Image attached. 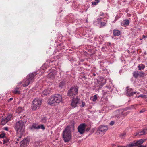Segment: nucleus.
I'll return each instance as SVG.
<instances>
[{
	"label": "nucleus",
	"instance_id": "obj_9",
	"mask_svg": "<svg viewBox=\"0 0 147 147\" xmlns=\"http://www.w3.org/2000/svg\"><path fill=\"white\" fill-rule=\"evenodd\" d=\"M79 100L80 99L78 97H76V98H73L71 104L72 107L74 108L76 107L79 102Z\"/></svg>",
	"mask_w": 147,
	"mask_h": 147
},
{
	"label": "nucleus",
	"instance_id": "obj_43",
	"mask_svg": "<svg viewBox=\"0 0 147 147\" xmlns=\"http://www.w3.org/2000/svg\"><path fill=\"white\" fill-rule=\"evenodd\" d=\"M4 129V130H6V131H8V127H4V129Z\"/></svg>",
	"mask_w": 147,
	"mask_h": 147
},
{
	"label": "nucleus",
	"instance_id": "obj_50",
	"mask_svg": "<svg viewBox=\"0 0 147 147\" xmlns=\"http://www.w3.org/2000/svg\"><path fill=\"white\" fill-rule=\"evenodd\" d=\"M145 37H146V36L144 35H143V38H145Z\"/></svg>",
	"mask_w": 147,
	"mask_h": 147
},
{
	"label": "nucleus",
	"instance_id": "obj_51",
	"mask_svg": "<svg viewBox=\"0 0 147 147\" xmlns=\"http://www.w3.org/2000/svg\"><path fill=\"white\" fill-rule=\"evenodd\" d=\"M53 73H52V74H51V73L50 72V74H49H49H50V75H51H51H52L53 76L54 75V74H53Z\"/></svg>",
	"mask_w": 147,
	"mask_h": 147
},
{
	"label": "nucleus",
	"instance_id": "obj_45",
	"mask_svg": "<svg viewBox=\"0 0 147 147\" xmlns=\"http://www.w3.org/2000/svg\"><path fill=\"white\" fill-rule=\"evenodd\" d=\"M90 129V128L89 127H88L87 128L86 130L87 131H88Z\"/></svg>",
	"mask_w": 147,
	"mask_h": 147
},
{
	"label": "nucleus",
	"instance_id": "obj_12",
	"mask_svg": "<svg viewBox=\"0 0 147 147\" xmlns=\"http://www.w3.org/2000/svg\"><path fill=\"white\" fill-rule=\"evenodd\" d=\"M37 74L36 72H34L32 73H30L27 76V78L31 82L33 81L34 78L36 76Z\"/></svg>",
	"mask_w": 147,
	"mask_h": 147
},
{
	"label": "nucleus",
	"instance_id": "obj_18",
	"mask_svg": "<svg viewBox=\"0 0 147 147\" xmlns=\"http://www.w3.org/2000/svg\"><path fill=\"white\" fill-rule=\"evenodd\" d=\"M42 93L45 95H47L51 93L50 89H46L43 91Z\"/></svg>",
	"mask_w": 147,
	"mask_h": 147
},
{
	"label": "nucleus",
	"instance_id": "obj_48",
	"mask_svg": "<svg viewBox=\"0 0 147 147\" xmlns=\"http://www.w3.org/2000/svg\"><path fill=\"white\" fill-rule=\"evenodd\" d=\"M21 138V136H20L17 139V141H18L19 140V138Z\"/></svg>",
	"mask_w": 147,
	"mask_h": 147
},
{
	"label": "nucleus",
	"instance_id": "obj_47",
	"mask_svg": "<svg viewBox=\"0 0 147 147\" xmlns=\"http://www.w3.org/2000/svg\"><path fill=\"white\" fill-rule=\"evenodd\" d=\"M95 1H96L95 2H96V3H98L100 1L99 0H95Z\"/></svg>",
	"mask_w": 147,
	"mask_h": 147
},
{
	"label": "nucleus",
	"instance_id": "obj_25",
	"mask_svg": "<svg viewBox=\"0 0 147 147\" xmlns=\"http://www.w3.org/2000/svg\"><path fill=\"white\" fill-rule=\"evenodd\" d=\"M145 76L144 73L142 71L138 72V77H142Z\"/></svg>",
	"mask_w": 147,
	"mask_h": 147
},
{
	"label": "nucleus",
	"instance_id": "obj_49",
	"mask_svg": "<svg viewBox=\"0 0 147 147\" xmlns=\"http://www.w3.org/2000/svg\"><path fill=\"white\" fill-rule=\"evenodd\" d=\"M106 83V80H105V81L103 83H102L103 84H105Z\"/></svg>",
	"mask_w": 147,
	"mask_h": 147
},
{
	"label": "nucleus",
	"instance_id": "obj_28",
	"mask_svg": "<svg viewBox=\"0 0 147 147\" xmlns=\"http://www.w3.org/2000/svg\"><path fill=\"white\" fill-rule=\"evenodd\" d=\"M9 140V139L7 138L6 137H5L4 138H3V144H5L7 143Z\"/></svg>",
	"mask_w": 147,
	"mask_h": 147
},
{
	"label": "nucleus",
	"instance_id": "obj_19",
	"mask_svg": "<svg viewBox=\"0 0 147 147\" xmlns=\"http://www.w3.org/2000/svg\"><path fill=\"white\" fill-rule=\"evenodd\" d=\"M20 88L18 87L16 88L13 91V93L15 94H20V91L19 90Z\"/></svg>",
	"mask_w": 147,
	"mask_h": 147
},
{
	"label": "nucleus",
	"instance_id": "obj_39",
	"mask_svg": "<svg viewBox=\"0 0 147 147\" xmlns=\"http://www.w3.org/2000/svg\"><path fill=\"white\" fill-rule=\"evenodd\" d=\"M85 103L84 102H82V105L80 106V107H84L85 106Z\"/></svg>",
	"mask_w": 147,
	"mask_h": 147
},
{
	"label": "nucleus",
	"instance_id": "obj_17",
	"mask_svg": "<svg viewBox=\"0 0 147 147\" xmlns=\"http://www.w3.org/2000/svg\"><path fill=\"white\" fill-rule=\"evenodd\" d=\"M113 34L114 36H118L121 34V32L117 29H114L113 31Z\"/></svg>",
	"mask_w": 147,
	"mask_h": 147
},
{
	"label": "nucleus",
	"instance_id": "obj_7",
	"mask_svg": "<svg viewBox=\"0 0 147 147\" xmlns=\"http://www.w3.org/2000/svg\"><path fill=\"white\" fill-rule=\"evenodd\" d=\"M13 115L11 114H9L7 117L5 118H3L1 121V124L3 125H4L9 121L10 120L12 119Z\"/></svg>",
	"mask_w": 147,
	"mask_h": 147
},
{
	"label": "nucleus",
	"instance_id": "obj_56",
	"mask_svg": "<svg viewBox=\"0 0 147 147\" xmlns=\"http://www.w3.org/2000/svg\"><path fill=\"white\" fill-rule=\"evenodd\" d=\"M140 40H142V39H140Z\"/></svg>",
	"mask_w": 147,
	"mask_h": 147
},
{
	"label": "nucleus",
	"instance_id": "obj_16",
	"mask_svg": "<svg viewBox=\"0 0 147 147\" xmlns=\"http://www.w3.org/2000/svg\"><path fill=\"white\" fill-rule=\"evenodd\" d=\"M124 22H122L121 25L123 27H126L128 26L129 23V20L128 19H125L124 20Z\"/></svg>",
	"mask_w": 147,
	"mask_h": 147
},
{
	"label": "nucleus",
	"instance_id": "obj_4",
	"mask_svg": "<svg viewBox=\"0 0 147 147\" xmlns=\"http://www.w3.org/2000/svg\"><path fill=\"white\" fill-rule=\"evenodd\" d=\"M78 88L77 87H72L68 91V96L69 97L73 98L78 94Z\"/></svg>",
	"mask_w": 147,
	"mask_h": 147
},
{
	"label": "nucleus",
	"instance_id": "obj_38",
	"mask_svg": "<svg viewBox=\"0 0 147 147\" xmlns=\"http://www.w3.org/2000/svg\"><path fill=\"white\" fill-rule=\"evenodd\" d=\"M98 3L96 2H92V4L93 5H96Z\"/></svg>",
	"mask_w": 147,
	"mask_h": 147
},
{
	"label": "nucleus",
	"instance_id": "obj_11",
	"mask_svg": "<svg viewBox=\"0 0 147 147\" xmlns=\"http://www.w3.org/2000/svg\"><path fill=\"white\" fill-rule=\"evenodd\" d=\"M144 142V140L143 139H141L137 142L129 144L128 146V147H133V146H138V145H141V144H142Z\"/></svg>",
	"mask_w": 147,
	"mask_h": 147
},
{
	"label": "nucleus",
	"instance_id": "obj_52",
	"mask_svg": "<svg viewBox=\"0 0 147 147\" xmlns=\"http://www.w3.org/2000/svg\"><path fill=\"white\" fill-rule=\"evenodd\" d=\"M117 147H127V146H117Z\"/></svg>",
	"mask_w": 147,
	"mask_h": 147
},
{
	"label": "nucleus",
	"instance_id": "obj_42",
	"mask_svg": "<svg viewBox=\"0 0 147 147\" xmlns=\"http://www.w3.org/2000/svg\"><path fill=\"white\" fill-rule=\"evenodd\" d=\"M145 111V110L144 109H142V110H141L139 112V113H143Z\"/></svg>",
	"mask_w": 147,
	"mask_h": 147
},
{
	"label": "nucleus",
	"instance_id": "obj_20",
	"mask_svg": "<svg viewBox=\"0 0 147 147\" xmlns=\"http://www.w3.org/2000/svg\"><path fill=\"white\" fill-rule=\"evenodd\" d=\"M138 69L139 70H142L144 69L145 67V66L142 64H140L138 66Z\"/></svg>",
	"mask_w": 147,
	"mask_h": 147
},
{
	"label": "nucleus",
	"instance_id": "obj_54",
	"mask_svg": "<svg viewBox=\"0 0 147 147\" xmlns=\"http://www.w3.org/2000/svg\"><path fill=\"white\" fill-rule=\"evenodd\" d=\"M116 146V145H115V144H113V146Z\"/></svg>",
	"mask_w": 147,
	"mask_h": 147
},
{
	"label": "nucleus",
	"instance_id": "obj_32",
	"mask_svg": "<svg viewBox=\"0 0 147 147\" xmlns=\"http://www.w3.org/2000/svg\"><path fill=\"white\" fill-rule=\"evenodd\" d=\"M132 90V89L131 88H128L127 89V94L128 95H129V93H131V91Z\"/></svg>",
	"mask_w": 147,
	"mask_h": 147
},
{
	"label": "nucleus",
	"instance_id": "obj_5",
	"mask_svg": "<svg viewBox=\"0 0 147 147\" xmlns=\"http://www.w3.org/2000/svg\"><path fill=\"white\" fill-rule=\"evenodd\" d=\"M41 105V100L40 99H35L32 102V110H35L39 109Z\"/></svg>",
	"mask_w": 147,
	"mask_h": 147
},
{
	"label": "nucleus",
	"instance_id": "obj_2",
	"mask_svg": "<svg viewBox=\"0 0 147 147\" xmlns=\"http://www.w3.org/2000/svg\"><path fill=\"white\" fill-rule=\"evenodd\" d=\"M23 120L24 121L20 120L16 122L14 125V128L16 131L21 135H23L24 133V123L26 122V120Z\"/></svg>",
	"mask_w": 147,
	"mask_h": 147
},
{
	"label": "nucleus",
	"instance_id": "obj_1",
	"mask_svg": "<svg viewBox=\"0 0 147 147\" xmlns=\"http://www.w3.org/2000/svg\"><path fill=\"white\" fill-rule=\"evenodd\" d=\"M71 129H74L73 126L70 125L68 126L64 130L62 133V137L65 142H67L71 140Z\"/></svg>",
	"mask_w": 147,
	"mask_h": 147
},
{
	"label": "nucleus",
	"instance_id": "obj_3",
	"mask_svg": "<svg viewBox=\"0 0 147 147\" xmlns=\"http://www.w3.org/2000/svg\"><path fill=\"white\" fill-rule=\"evenodd\" d=\"M62 99L61 96L60 94H57L51 96L48 100V103L50 105H55V104L59 103Z\"/></svg>",
	"mask_w": 147,
	"mask_h": 147
},
{
	"label": "nucleus",
	"instance_id": "obj_44",
	"mask_svg": "<svg viewBox=\"0 0 147 147\" xmlns=\"http://www.w3.org/2000/svg\"><path fill=\"white\" fill-rule=\"evenodd\" d=\"M146 146H147L146 145H145V146H144L143 145H140L138 147H146Z\"/></svg>",
	"mask_w": 147,
	"mask_h": 147
},
{
	"label": "nucleus",
	"instance_id": "obj_31",
	"mask_svg": "<svg viewBox=\"0 0 147 147\" xmlns=\"http://www.w3.org/2000/svg\"><path fill=\"white\" fill-rule=\"evenodd\" d=\"M93 98L92 99V101L93 102L95 101L97 99V97L96 96V95H94L93 96Z\"/></svg>",
	"mask_w": 147,
	"mask_h": 147
},
{
	"label": "nucleus",
	"instance_id": "obj_24",
	"mask_svg": "<svg viewBox=\"0 0 147 147\" xmlns=\"http://www.w3.org/2000/svg\"><path fill=\"white\" fill-rule=\"evenodd\" d=\"M47 121V118L46 117L44 116L42 117L41 120V122L43 123L46 122Z\"/></svg>",
	"mask_w": 147,
	"mask_h": 147
},
{
	"label": "nucleus",
	"instance_id": "obj_35",
	"mask_svg": "<svg viewBox=\"0 0 147 147\" xmlns=\"http://www.w3.org/2000/svg\"><path fill=\"white\" fill-rule=\"evenodd\" d=\"M105 13L102 12H101L100 13V16H102V17H104L105 16Z\"/></svg>",
	"mask_w": 147,
	"mask_h": 147
},
{
	"label": "nucleus",
	"instance_id": "obj_27",
	"mask_svg": "<svg viewBox=\"0 0 147 147\" xmlns=\"http://www.w3.org/2000/svg\"><path fill=\"white\" fill-rule=\"evenodd\" d=\"M23 110V109L21 107H19L18 108L17 112H18L19 113H20L22 112Z\"/></svg>",
	"mask_w": 147,
	"mask_h": 147
},
{
	"label": "nucleus",
	"instance_id": "obj_10",
	"mask_svg": "<svg viewBox=\"0 0 147 147\" xmlns=\"http://www.w3.org/2000/svg\"><path fill=\"white\" fill-rule=\"evenodd\" d=\"M29 141L27 138H25L22 140L20 144V147H26L28 145Z\"/></svg>",
	"mask_w": 147,
	"mask_h": 147
},
{
	"label": "nucleus",
	"instance_id": "obj_41",
	"mask_svg": "<svg viewBox=\"0 0 147 147\" xmlns=\"http://www.w3.org/2000/svg\"><path fill=\"white\" fill-rule=\"evenodd\" d=\"M24 118H25V115H24V116H21L20 118V119H21V120H22V119H23Z\"/></svg>",
	"mask_w": 147,
	"mask_h": 147
},
{
	"label": "nucleus",
	"instance_id": "obj_40",
	"mask_svg": "<svg viewBox=\"0 0 147 147\" xmlns=\"http://www.w3.org/2000/svg\"><path fill=\"white\" fill-rule=\"evenodd\" d=\"M114 123H115V122L114 121H112L111 122L110 124V125H114Z\"/></svg>",
	"mask_w": 147,
	"mask_h": 147
},
{
	"label": "nucleus",
	"instance_id": "obj_34",
	"mask_svg": "<svg viewBox=\"0 0 147 147\" xmlns=\"http://www.w3.org/2000/svg\"><path fill=\"white\" fill-rule=\"evenodd\" d=\"M125 133H123L122 134L120 135V137L121 138H123L124 137H125Z\"/></svg>",
	"mask_w": 147,
	"mask_h": 147
},
{
	"label": "nucleus",
	"instance_id": "obj_53",
	"mask_svg": "<svg viewBox=\"0 0 147 147\" xmlns=\"http://www.w3.org/2000/svg\"><path fill=\"white\" fill-rule=\"evenodd\" d=\"M93 75L94 76H95V74H93Z\"/></svg>",
	"mask_w": 147,
	"mask_h": 147
},
{
	"label": "nucleus",
	"instance_id": "obj_29",
	"mask_svg": "<svg viewBox=\"0 0 147 147\" xmlns=\"http://www.w3.org/2000/svg\"><path fill=\"white\" fill-rule=\"evenodd\" d=\"M106 25V23L104 22H101L100 23V27H103Z\"/></svg>",
	"mask_w": 147,
	"mask_h": 147
},
{
	"label": "nucleus",
	"instance_id": "obj_23",
	"mask_svg": "<svg viewBox=\"0 0 147 147\" xmlns=\"http://www.w3.org/2000/svg\"><path fill=\"white\" fill-rule=\"evenodd\" d=\"M38 129H40L43 130H44L45 129V127L43 124H40L38 125Z\"/></svg>",
	"mask_w": 147,
	"mask_h": 147
},
{
	"label": "nucleus",
	"instance_id": "obj_36",
	"mask_svg": "<svg viewBox=\"0 0 147 147\" xmlns=\"http://www.w3.org/2000/svg\"><path fill=\"white\" fill-rule=\"evenodd\" d=\"M146 95L144 94H141L138 96V98L139 97H141L142 98L146 97Z\"/></svg>",
	"mask_w": 147,
	"mask_h": 147
},
{
	"label": "nucleus",
	"instance_id": "obj_15",
	"mask_svg": "<svg viewBox=\"0 0 147 147\" xmlns=\"http://www.w3.org/2000/svg\"><path fill=\"white\" fill-rule=\"evenodd\" d=\"M38 123H34L30 128V129L32 131L35 129H38Z\"/></svg>",
	"mask_w": 147,
	"mask_h": 147
},
{
	"label": "nucleus",
	"instance_id": "obj_22",
	"mask_svg": "<svg viewBox=\"0 0 147 147\" xmlns=\"http://www.w3.org/2000/svg\"><path fill=\"white\" fill-rule=\"evenodd\" d=\"M65 84V82L64 81L61 82L59 84V87L62 88Z\"/></svg>",
	"mask_w": 147,
	"mask_h": 147
},
{
	"label": "nucleus",
	"instance_id": "obj_33",
	"mask_svg": "<svg viewBox=\"0 0 147 147\" xmlns=\"http://www.w3.org/2000/svg\"><path fill=\"white\" fill-rule=\"evenodd\" d=\"M136 93V92H132L131 93H129V96H131L134 95V94Z\"/></svg>",
	"mask_w": 147,
	"mask_h": 147
},
{
	"label": "nucleus",
	"instance_id": "obj_8",
	"mask_svg": "<svg viewBox=\"0 0 147 147\" xmlns=\"http://www.w3.org/2000/svg\"><path fill=\"white\" fill-rule=\"evenodd\" d=\"M108 129L107 126L101 125L98 128L97 132L98 133L100 134L102 132H105Z\"/></svg>",
	"mask_w": 147,
	"mask_h": 147
},
{
	"label": "nucleus",
	"instance_id": "obj_37",
	"mask_svg": "<svg viewBox=\"0 0 147 147\" xmlns=\"http://www.w3.org/2000/svg\"><path fill=\"white\" fill-rule=\"evenodd\" d=\"M103 18H101V17H100V18H98V19H97V20L98 21V22H100V21L101 20V19H103Z\"/></svg>",
	"mask_w": 147,
	"mask_h": 147
},
{
	"label": "nucleus",
	"instance_id": "obj_14",
	"mask_svg": "<svg viewBox=\"0 0 147 147\" xmlns=\"http://www.w3.org/2000/svg\"><path fill=\"white\" fill-rule=\"evenodd\" d=\"M31 82V81L26 78V79H25L23 81L24 84H23V86L24 87H26Z\"/></svg>",
	"mask_w": 147,
	"mask_h": 147
},
{
	"label": "nucleus",
	"instance_id": "obj_46",
	"mask_svg": "<svg viewBox=\"0 0 147 147\" xmlns=\"http://www.w3.org/2000/svg\"><path fill=\"white\" fill-rule=\"evenodd\" d=\"M13 99V98H10L9 99V100L8 101H11Z\"/></svg>",
	"mask_w": 147,
	"mask_h": 147
},
{
	"label": "nucleus",
	"instance_id": "obj_13",
	"mask_svg": "<svg viewBox=\"0 0 147 147\" xmlns=\"http://www.w3.org/2000/svg\"><path fill=\"white\" fill-rule=\"evenodd\" d=\"M147 133V129H144L142 131H140L137 133H136V135H138L139 136L144 135Z\"/></svg>",
	"mask_w": 147,
	"mask_h": 147
},
{
	"label": "nucleus",
	"instance_id": "obj_21",
	"mask_svg": "<svg viewBox=\"0 0 147 147\" xmlns=\"http://www.w3.org/2000/svg\"><path fill=\"white\" fill-rule=\"evenodd\" d=\"M133 76L135 78H137L138 77V71H134L133 73Z\"/></svg>",
	"mask_w": 147,
	"mask_h": 147
},
{
	"label": "nucleus",
	"instance_id": "obj_30",
	"mask_svg": "<svg viewBox=\"0 0 147 147\" xmlns=\"http://www.w3.org/2000/svg\"><path fill=\"white\" fill-rule=\"evenodd\" d=\"M5 134L4 133L2 132L1 134H0V138H4L5 137Z\"/></svg>",
	"mask_w": 147,
	"mask_h": 147
},
{
	"label": "nucleus",
	"instance_id": "obj_26",
	"mask_svg": "<svg viewBox=\"0 0 147 147\" xmlns=\"http://www.w3.org/2000/svg\"><path fill=\"white\" fill-rule=\"evenodd\" d=\"M137 105L138 104H135L132 105L131 106L128 107V108L127 109H131L134 108H135L136 107Z\"/></svg>",
	"mask_w": 147,
	"mask_h": 147
},
{
	"label": "nucleus",
	"instance_id": "obj_55",
	"mask_svg": "<svg viewBox=\"0 0 147 147\" xmlns=\"http://www.w3.org/2000/svg\"><path fill=\"white\" fill-rule=\"evenodd\" d=\"M2 142L0 141V144H2Z\"/></svg>",
	"mask_w": 147,
	"mask_h": 147
},
{
	"label": "nucleus",
	"instance_id": "obj_6",
	"mask_svg": "<svg viewBox=\"0 0 147 147\" xmlns=\"http://www.w3.org/2000/svg\"><path fill=\"white\" fill-rule=\"evenodd\" d=\"M86 126V125L85 123L80 124L78 128V132L80 134H83L85 132V128Z\"/></svg>",
	"mask_w": 147,
	"mask_h": 147
}]
</instances>
